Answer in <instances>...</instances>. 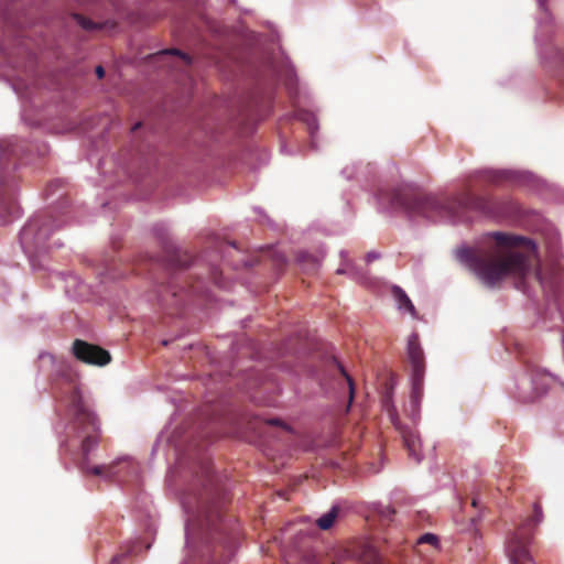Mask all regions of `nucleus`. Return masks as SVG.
<instances>
[{"mask_svg": "<svg viewBox=\"0 0 564 564\" xmlns=\"http://www.w3.org/2000/svg\"><path fill=\"white\" fill-rule=\"evenodd\" d=\"M457 258L487 286L494 288L507 278L522 284L530 274L544 285L545 278L536 268V248L532 240L507 232L487 234L475 247L457 251Z\"/></svg>", "mask_w": 564, "mask_h": 564, "instance_id": "1", "label": "nucleus"}, {"mask_svg": "<svg viewBox=\"0 0 564 564\" xmlns=\"http://www.w3.org/2000/svg\"><path fill=\"white\" fill-rule=\"evenodd\" d=\"M391 205L432 220L463 221L468 210L484 214L490 212V202L470 192L447 196L394 191L391 195Z\"/></svg>", "mask_w": 564, "mask_h": 564, "instance_id": "2", "label": "nucleus"}, {"mask_svg": "<svg viewBox=\"0 0 564 564\" xmlns=\"http://www.w3.org/2000/svg\"><path fill=\"white\" fill-rule=\"evenodd\" d=\"M69 411L72 413V426L75 435L76 437L82 438V452L84 455L82 470L85 474H93L105 478L112 477L115 475L113 464L98 465L91 468L87 466L89 453L99 443L100 424L96 414L83 400L77 388H74L69 395Z\"/></svg>", "mask_w": 564, "mask_h": 564, "instance_id": "3", "label": "nucleus"}, {"mask_svg": "<svg viewBox=\"0 0 564 564\" xmlns=\"http://www.w3.org/2000/svg\"><path fill=\"white\" fill-rule=\"evenodd\" d=\"M205 494L199 496H186L182 503L185 511L191 516L189 521L193 525L197 524L206 529L210 534L220 530L218 522H221V511L217 505L208 506L206 501L207 485H204Z\"/></svg>", "mask_w": 564, "mask_h": 564, "instance_id": "4", "label": "nucleus"}, {"mask_svg": "<svg viewBox=\"0 0 564 564\" xmlns=\"http://www.w3.org/2000/svg\"><path fill=\"white\" fill-rule=\"evenodd\" d=\"M533 511L534 514L518 528L508 542L507 550L511 564H535L530 555L529 544L530 529L542 520V509L539 503L534 505Z\"/></svg>", "mask_w": 564, "mask_h": 564, "instance_id": "5", "label": "nucleus"}, {"mask_svg": "<svg viewBox=\"0 0 564 564\" xmlns=\"http://www.w3.org/2000/svg\"><path fill=\"white\" fill-rule=\"evenodd\" d=\"M51 229L45 219L34 218L23 227L20 234L21 245L26 252L41 249L48 239Z\"/></svg>", "mask_w": 564, "mask_h": 564, "instance_id": "6", "label": "nucleus"}, {"mask_svg": "<svg viewBox=\"0 0 564 564\" xmlns=\"http://www.w3.org/2000/svg\"><path fill=\"white\" fill-rule=\"evenodd\" d=\"M73 354L79 361L94 366L102 367L111 360V356L106 349L82 339L74 340Z\"/></svg>", "mask_w": 564, "mask_h": 564, "instance_id": "7", "label": "nucleus"}, {"mask_svg": "<svg viewBox=\"0 0 564 564\" xmlns=\"http://www.w3.org/2000/svg\"><path fill=\"white\" fill-rule=\"evenodd\" d=\"M408 356L412 366V375H424V355L417 335L410 336L408 340Z\"/></svg>", "mask_w": 564, "mask_h": 564, "instance_id": "8", "label": "nucleus"}, {"mask_svg": "<svg viewBox=\"0 0 564 564\" xmlns=\"http://www.w3.org/2000/svg\"><path fill=\"white\" fill-rule=\"evenodd\" d=\"M397 429L400 430V433L403 438V443L405 448L408 449L409 456L414 459L415 463H420L422 459L421 455V441L416 431L411 429H403L397 425Z\"/></svg>", "mask_w": 564, "mask_h": 564, "instance_id": "9", "label": "nucleus"}, {"mask_svg": "<svg viewBox=\"0 0 564 564\" xmlns=\"http://www.w3.org/2000/svg\"><path fill=\"white\" fill-rule=\"evenodd\" d=\"M74 20L85 30L87 31H105L110 32L116 29L117 23L113 20H105V21H93L89 18H86L82 14L75 13L73 14Z\"/></svg>", "mask_w": 564, "mask_h": 564, "instance_id": "10", "label": "nucleus"}, {"mask_svg": "<svg viewBox=\"0 0 564 564\" xmlns=\"http://www.w3.org/2000/svg\"><path fill=\"white\" fill-rule=\"evenodd\" d=\"M0 215L4 224L20 216L19 205L13 198L6 197L4 193L0 202Z\"/></svg>", "mask_w": 564, "mask_h": 564, "instance_id": "11", "label": "nucleus"}, {"mask_svg": "<svg viewBox=\"0 0 564 564\" xmlns=\"http://www.w3.org/2000/svg\"><path fill=\"white\" fill-rule=\"evenodd\" d=\"M423 377L424 375H412V392L411 404L412 411L417 412L423 395Z\"/></svg>", "mask_w": 564, "mask_h": 564, "instance_id": "12", "label": "nucleus"}, {"mask_svg": "<svg viewBox=\"0 0 564 564\" xmlns=\"http://www.w3.org/2000/svg\"><path fill=\"white\" fill-rule=\"evenodd\" d=\"M360 560L365 564H383L382 555L371 543H366L360 553Z\"/></svg>", "mask_w": 564, "mask_h": 564, "instance_id": "13", "label": "nucleus"}, {"mask_svg": "<svg viewBox=\"0 0 564 564\" xmlns=\"http://www.w3.org/2000/svg\"><path fill=\"white\" fill-rule=\"evenodd\" d=\"M393 296L395 301L398 302L399 308L404 310L408 313H410L412 316L415 315V307L409 296L405 294V292L399 288L394 286L392 290Z\"/></svg>", "mask_w": 564, "mask_h": 564, "instance_id": "14", "label": "nucleus"}, {"mask_svg": "<svg viewBox=\"0 0 564 564\" xmlns=\"http://www.w3.org/2000/svg\"><path fill=\"white\" fill-rule=\"evenodd\" d=\"M338 513L339 508L334 506L328 512H326L316 520V525L323 531L329 530L330 528H333L338 517Z\"/></svg>", "mask_w": 564, "mask_h": 564, "instance_id": "15", "label": "nucleus"}, {"mask_svg": "<svg viewBox=\"0 0 564 564\" xmlns=\"http://www.w3.org/2000/svg\"><path fill=\"white\" fill-rule=\"evenodd\" d=\"M334 362L337 365L339 371L341 375L346 378L348 386H349V402L352 401L354 394H355V384L352 381V378L346 372L345 368L336 360L334 359Z\"/></svg>", "mask_w": 564, "mask_h": 564, "instance_id": "16", "label": "nucleus"}, {"mask_svg": "<svg viewBox=\"0 0 564 564\" xmlns=\"http://www.w3.org/2000/svg\"><path fill=\"white\" fill-rule=\"evenodd\" d=\"M394 513H395V510L390 506L382 507L379 510V517L383 523L391 522Z\"/></svg>", "mask_w": 564, "mask_h": 564, "instance_id": "17", "label": "nucleus"}, {"mask_svg": "<svg viewBox=\"0 0 564 564\" xmlns=\"http://www.w3.org/2000/svg\"><path fill=\"white\" fill-rule=\"evenodd\" d=\"M167 54L178 55L182 59L185 61L186 64L191 63L189 56L187 54L182 53L181 51H178L176 48L162 51V52L155 54V56L156 57H161V56H164V55H167Z\"/></svg>", "mask_w": 564, "mask_h": 564, "instance_id": "18", "label": "nucleus"}, {"mask_svg": "<svg viewBox=\"0 0 564 564\" xmlns=\"http://www.w3.org/2000/svg\"><path fill=\"white\" fill-rule=\"evenodd\" d=\"M171 261L176 265V267H180V268H185L189 264V257L188 256H185V259L182 260L181 259V256L180 254H175Z\"/></svg>", "mask_w": 564, "mask_h": 564, "instance_id": "19", "label": "nucleus"}, {"mask_svg": "<svg viewBox=\"0 0 564 564\" xmlns=\"http://www.w3.org/2000/svg\"><path fill=\"white\" fill-rule=\"evenodd\" d=\"M437 538L434 534L426 533L422 535L419 540V543H430V544H436Z\"/></svg>", "mask_w": 564, "mask_h": 564, "instance_id": "20", "label": "nucleus"}, {"mask_svg": "<svg viewBox=\"0 0 564 564\" xmlns=\"http://www.w3.org/2000/svg\"><path fill=\"white\" fill-rule=\"evenodd\" d=\"M267 423L270 424V425H274V426H281L282 429H284L286 431H291V429L284 422H282L279 419L268 420Z\"/></svg>", "mask_w": 564, "mask_h": 564, "instance_id": "21", "label": "nucleus"}, {"mask_svg": "<svg viewBox=\"0 0 564 564\" xmlns=\"http://www.w3.org/2000/svg\"><path fill=\"white\" fill-rule=\"evenodd\" d=\"M378 258H379V253H377V252H369L366 256L367 262H371Z\"/></svg>", "mask_w": 564, "mask_h": 564, "instance_id": "22", "label": "nucleus"}, {"mask_svg": "<svg viewBox=\"0 0 564 564\" xmlns=\"http://www.w3.org/2000/svg\"><path fill=\"white\" fill-rule=\"evenodd\" d=\"M96 75L99 79L104 78L105 76V69L102 66H97L96 67Z\"/></svg>", "mask_w": 564, "mask_h": 564, "instance_id": "23", "label": "nucleus"}, {"mask_svg": "<svg viewBox=\"0 0 564 564\" xmlns=\"http://www.w3.org/2000/svg\"><path fill=\"white\" fill-rule=\"evenodd\" d=\"M205 473H206V480H207L208 485H210V486H212V484H213V477H212V475H210V473H209V470H208V469H206V470H205Z\"/></svg>", "mask_w": 564, "mask_h": 564, "instance_id": "24", "label": "nucleus"}, {"mask_svg": "<svg viewBox=\"0 0 564 564\" xmlns=\"http://www.w3.org/2000/svg\"><path fill=\"white\" fill-rule=\"evenodd\" d=\"M0 187L2 188V191H4V180L1 174H0Z\"/></svg>", "mask_w": 564, "mask_h": 564, "instance_id": "25", "label": "nucleus"}, {"mask_svg": "<svg viewBox=\"0 0 564 564\" xmlns=\"http://www.w3.org/2000/svg\"><path fill=\"white\" fill-rule=\"evenodd\" d=\"M141 127V122H138L133 126L132 128V131H135L137 129H139Z\"/></svg>", "mask_w": 564, "mask_h": 564, "instance_id": "26", "label": "nucleus"}, {"mask_svg": "<svg viewBox=\"0 0 564 564\" xmlns=\"http://www.w3.org/2000/svg\"><path fill=\"white\" fill-rule=\"evenodd\" d=\"M119 560H120V556H115V557L112 558L113 564H115V563H118V562H119Z\"/></svg>", "mask_w": 564, "mask_h": 564, "instance_id": "27", "label": "nucleus"}]
</instances>
